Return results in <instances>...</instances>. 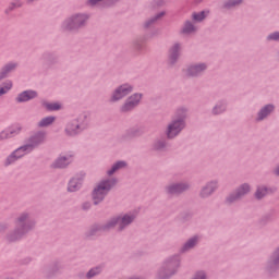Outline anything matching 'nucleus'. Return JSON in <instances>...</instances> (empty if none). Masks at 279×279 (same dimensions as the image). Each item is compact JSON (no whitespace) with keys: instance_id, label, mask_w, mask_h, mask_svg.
<instances>
[{"instance_id":"nucleus-1","label":"nucleus","mask_w":279,"mask_h":279,"mask_svg":"<svg viewBox=\"0 0 279 279\" xmlns=\"http://www.w3.org/2000/svg\"><path fill=\"white\" fill-rule=\"evenodd\" d=\"M132 221H134V216L130 215H124L122 218H113L105 226H94L89 231V236H95V234H101V232H107V230L114 228V226H119V230H123L126 226H130Z\"/></svg>"},{"instance_id":"nucleus-2","label":"nucleus","mask_w":279,"mask_h":279,"mask_svg":"<svg viewBox=\"0 0 279 279\" xmlns=\"http://www.w3.org/2000/svg\"><path fill=\"white\" fill-rule=\"evenodd\" d=\"M35 222L29 218V214L24 213L22 214L16 221V229L15 231L8 236V241L14 242L19 241L23 234H26V232H29L32 228H34Z\"/></svg>"},{"instance_id":"nucleus-3","label":"nucleus","mask_w":279,"mask_h":279,"mask_svg":"<svg viewBox=\"0 0 279 279\" xmlns=\"http://www.w3.org/2000/svg\"><path fill=\"white\" fill-rule=\"evenodd\" d=\"M116 185L117 179H108L101 181L93 191V202L95 206H97V204H100V202H104L106 195H108V193H110L112 187Z\"/></svg>"},{"instance_id":"nucleus-4","label":"nucleus","mask_w":279,"mask_h":279,"mask_svg":"<svg viewBox=\"0 0 279 279\" xmlns=\"http://www.w3.org/2000/svg\"><path fill=\"white\" fill-rule=\"evenodd\" d=\"M177 116L179 118L168 125V138H175V136H178L182 130H184V118L186 117V110L179 109L177 111Z\"/></svg>"},{"instance_id":"nucleus-5","label":"nucleus","mask_w":279,"mask_h":279,"mask_svg":"<svg viewBox=\"0 0 279 279\" xmlns=\"http://www.w3.org/2000/svg\"><path fill=\"white\" fill-rule=\"evenodd\" d=\"M178 267H180V259L178 257L166 262L158 272V279H169L178 271Z\"/></svg>"},{"instance_id":"nucleus-6","label":"nucleus","mask_w":279,"mask_h":279,"mask_svg":"<svg viewBox=\"0 0 279 279\" xmlns=\"http://www.w3.org/2000/svg\"><path fill=\"white\" fill-rule=\"evenodd\" d=\"M86 21H88V15L76 14L63 23V28H65L68 32H73V29H80V27L85 25Z\"/></svg>"},{"instance_id":"nucleus-7","label":"nucleus","mask_w":279,"mask_h":279,"mask_svg":"<svg viewBox=\"0 0 279 279\" xmlns=\"http://www.w3.org/2000/svg\"><path fill=\"white\" fill-rule=\"evenodd\" d=\"M32 146L25 144L24 146L19 147L15 151H13L7 159L5 165H12V162H16L19 158H23L26 154H31Z\"/></svg>"},{"instance_id":"nucleus-8","label":"nucleus","mask_w":279,"mask_h":279,"mask_svg":"<svg viewBox=\"0 0 279 279\" xmlns=\"http://www.w3.org/2000/svg\"><path fill=\"white\" fill-rule=\"evenodd\" d=\"M248 192L250 184H242L234 193L227 197V204H234V202H239V199H241V197H244V195H247Z\"/></svg>"},{"instance_id":"nucleus-9","label":"nucleus","mask_w":279,"mask_h":279,"mask_svg":"<svg viewBox=\"0 0 279 279\" xmlns=\"http://www.w3.org/2000/svg\"><path fill=\"white\" fill-rule=\"evenodd\" d=\"M46 141V133L45 132H37L33 136L28 138V143L26 144L28 147H32V151L38 147V145H43Z\"/></svg>"},{"instance_id":"nucleus-10","label":"nucleus","mask_w":279,"mask_h":279,"mask_svg":"<svg viewBox=\"0 0 279 279\" xmlns=\"http://www.w3.org/2000/svg\"><path fill=\"white\" fill-rule=\"evenodd\" d=\"M141 97H142L141 94H134L133 96L128 98V100L121 108V112H130V110H134V107L138 106L141 101Z\"/></svg>"},{"instance_id":"nucleus-11","label":"nucleus","mask_w":279,"mask_h":279,"mask_svg":"<svg viewBox=\"0 0 279 279\" xmlns=\"http://www.w3.org/2000/svg\"><path fill=\"white\" fill-rule=\"evenodd\" d=\"M132 92V86L129 84H124L120 86L116 92L113 93L111 97V101H119V99H123V97H126V95H130Z\"/></svg>"},{"instance_id":"nucleus-12","label":"nucleus","mask_w":279,"mask_h":279,"mask_svg":"<svg viewBox=\"0 0 279 279\" xmlns=\"http://www.w3.org/2000/svg\"><path fill=\"white\" fill-rule=\"evenodd\" d=\"M189 183H177L169 185L167 191L169 195H180V193H184V191H189Z\"/></svg>"},{"instance_id":"nucleus-13","label":"nucleus","mask_w":279,"mask_h":279,"mask_svg":"<svg viewBox=\"0 0 279 279\" xmlns=\"http://www.w3.org/2000/svg\"><path fill=\"white\" fill-rule=\"evenodd\" d=\"M206 69H207L206 63L191 65L186 70V75H187V77H197V75H201V73H204V71H206Z\"/></svg>"},{"instance_id":"nucleus-14","label":"nucleus","mask_w":279,"mask_h":279,"mask_svg":"<svg viewBox=\"0 0 279 279\" xmlns=\"http://www.w3.org/2000/svg\"><path fill=\"white\" fill-rule=\"evenodd\" d=\"M180 49L182 46L180 44H174L169 50V60L170 64H175L178 62V58H180Z\"/></svg>"},{"instance_id":"nucleus-15","label":"nucleus","mask_w":279,"mask_h":279,"mask_svg":"<svg viewBox=\"0 0 279 279\" xmlns=\"http://www.w3.org/2000/svg\"><path fill=\"white\" fill-rule=\"evenodd\" d=\"M271 193H276V187H267V186H258L255 192L256 199H263L266 195H269Z\"/></svg>"},{"instance_id":"nucleus-16","label":"nucleus","mask_w":279,"mask_h":279,"mask_svg":"<svg viewBox=\"0 0 279 279\" xmlns=\"http://www.w3.org/2000/svg\"><path fill=\"white\" fill-rule=\"evenodd\" d=\"M37 96L38 94L34 90H25L17 96L16 101L20 104L23 101H29V99H36Z\"/></svg>"},{"instance_id":"nucleus-17","label":"nucleus","mask_w":279,"mask_h":279,"mask_svg":"<svg viewBox=\"0 0 279 279\" xmlns=\"http://www.w3.org/2000/svg\"><path fill=\"white\" fill-rule=\"evenodd\" d=\"M65 134L68 136H75L76 134H80V123H77V120H74L66 125Z\"/></svg>"},{"instance_id":"nucleus-18","label":"nucleus","mask_w":279,"mask_h":279,"mask_svg":"<svg viewBox=\"0 0 279 279\" xmlns=\"http://www.w3.org/2000/svg\"><path fill=\"white\" fill-rule=\"evenodd\" d=\"M71 163V157H59L53 163L52 168L53 169H64V167H69Z\"/></svg>"},{"instance_id":"nucleus-19","label":"nucleus","mask_w":279,"mask_h":279,"mask_svg":"<svg viewBox=\"0 0 279 279\" xmlns=\"http://www.w3.org/2000/svg\"><path fill=\"white\" fill-rule=\"evenodd\" d=\"M217 189V182H210L201 191V197H209Z\"/></svg>"},{"instance_id":"nucleus-20","label":"nucleus","mask_w":279,"mask_h":279,"mask_svg":"<svg viewBox=\"0 0 279 279\" xmlns=\"http://www.w3.org/2000/svg\"><path fill=\"white\" fill-rule=\"evenodd\" d=\"M21 130H22L21 125H16L15 129H12L10 131H2L0 133V141H5V138H10L14 136V134H19Z\"/></svg>"},{"instance_id":"nucleus-21","label":"nucleus","mask_w":279,"mask_h":279,"mask_svg":"<svg viewBox=\"0 0 279 279\" xmlns=\"http://www.w3.org/2000/svg\"><path fill=\"white\" fill-rule=\"evenodd\" d=\"M274 112V105H266L259 112L257 121H263L266 117H269Z\"/></svg>"},{"instance_id":"nucleus-22","label":"nucleus","mask_w":279,"mask_h":279,"mask_svg":"<svg viewBox=\"0 0 279 279\" xmlns=\"http://www.w3.org/2000/svg\"><path fill=\"white\" fill-rule=\"evenodd\" d=\"M14 69H16V63H9L4 65L0 71V82L1 80H5V77H8V73H11Z\"/></svg>"},{"instance_id":"nucleus-23","label":"nucleus","mask_w":279,"mask_h":279,"mask_svg":"<svg viewBox=\"0 0 279 279\" xmlns=\"http://www.w3.org/2000/svg\"><path fill=\"white\" fill-rule=\"evenodd\" d=\"M197 241H199V236L191 238L182 247V252H189V250H193L197 245Z\"/></svg>"},{"instance_id":"nucleus-24","label":"nucleus","mask_w":279,"mask_h":279,"mask_svg":"<svg viewBox=\"0 0 279 279\" xmlns=\"http://www.w3.org/2000/svg\"><path fill=\"white\" fill-rule=\"evenodd\" d=\"M82 186V179H72L69 183L68 191L75 193Z\"/></svg>"},{"instance_id":"nucleus-25","label":"nucleus","mask_w":279,"mask_h":279,"mask_svg":"<svg viewBox=\"0 0 279 279\" xmlns=\"http://www.w3.org/2000/svg\"><path fill=\"white\" fill-rule=\"evenodd\" d=\"M53 121H56V117H46L40 120V122L38 123V128H48V125H51Z\"/></svg>"},{"instance_id":"nucleus-26","label":"nucleus","mask_w":279,"mask_h":279,"mask_svg":"<svg viewBox=\"0 0 279 279\" xmlns=\"http://www.w3.org/2000/svg\"><path fill=\"white\" fill-rule=\"evenodd\" d=\"M123 167H125V162L118 161L117 163H114L112 166V168L107 173H108V175H113V173H117V171H119V169H123Z\"/></svg>"},{"instance_id":"nucleus-27","label":"nucleus","mask_w":279,"mask_h":279,"mask_svg":"<svg viewBox=\"0 0 279 279\" xmlns=\"http://www.w3.org/2000/svg\"><path fill=\"white\" fill-rule=\"evenodd\" d=\"M162 16H165V12H160L157 15H155L153 19L148 20L145 24L144 27H149L151 25H154V23H156V21H158L159 19H162Z\"/></svg>"},{"instance_id":"nucleus-28","label":"nucleus","mask_w":279,"mask_h":279,"mask_svg":"<svg viewBox=\"0 0 279 279\" xmlns=\"http://www.w3.org/2000/svg\"><path fill=\"white\" fill-rule=\"evenodd\" d=\"M12 88V82L7 81L2 84V86L0 87V97L2 95H5L8 93V90H10Z\"/></svg>"},{"instance_id":"nucleus-29","label":"nucleus","mask_w":279,"mask_h":279,"mask_svg":"<svg viewBox=\"0 0 279 279\" xmlns=\"http://www.w3.org/2000/svg\"><path fill=\"white\" fill-rule=\"evenodd\" d=\"M193 32H195V26L193 25V23L191 22H186L184 24V27L182 29L183 34H193Z\"/></svg>"},{"instance_id":"nucleus-30","label":"nucleus","mask_w":279,"mask_h":279,"mask_svg":"<svg viewBox=\"0 0 279 279\" xmlns=\"http://www.w3.org/2000/svg\"><path fill=\"white\" fill-rule=\"evenodd\" d=\"M21 5H23V4L21 3V1L15 0V1L12 2V3L9 5V8L5 10V13H7V14H10V12H12V10H15V8H21Z\"/></svg>"},{"instance_id":"nucleus-31","label":"nucleus","mask_w":279,"mask_h":279,"mask_svg":"<svg viewBox=\"0 0 279 279\" xmlns=\"http://www.w3.org/2000/svg\"><path fill=\"white\" fill-rule=\"evenodd\" d=\"M243 0H229L225 3V8H235V5H241Z\"/></svg>"},{"instance_id":"nucleus-32","label":"nucleus","mask_w":279,"mask_h":279,"mask_svg":"<svg viewBox=\"0 0 279 279\" xmlns=\"http://www.w3.org/2000/svg\"><path fill=\"white\" fill-rule=\"evenodd\" d=\"M204 19H206V11H202L199 13H194L193 14V20L194 21L202 22V21H204Z\"/></svg>"},{"instance_id":"nucleus-33","label":"nucleus","mask_w":279,"mask_h":279,"mask_svg":"<svg viewBox=\"0 0 279 279\" xmlns=\"http://www.w3.org/2000/svg\"><path fill=\"white\" fill-rule=\"evenodd\" d=\"M101 271L100 267L97 268H92L88 272H87V278H95V276H97V274H99Z\"/></svg>"},{"instance_id":"nucleus-34","label":"nucleus","mask_w":279,"mask_h":279,"mask_svg":"<svg viewBox=\"0 0 279 279\" xmlns=\"http://www.w3.org/2000/svg\"><path fill=\"white\" fill-rule=\"evenodd\" d=\"M226 110V106L225 105H218L213 109V113L214 114H221V112H223Z\"/></svg>"},{"instance_id":"nucleus-35","label":"nucleus","mask_w":279,"mask_h":279,"mask_svg":"<svg viewBox=\"0 0 279 279\" xmlns=\"http://www.w3.org/2000/svg\"><path fill=\"white\" fill-rule=\"evenodd\" d=\"M46 108L47 110H60V105L58 102L46 104Z\"/></svg>"},{"instance_id":"nucleus-36","label":"nucleus","mask_w":279,"mask_h":279,"mask_svg":"<svg viewBox=\"0 0 279 279\" xmlns=\"http://www.w3.org/2000/svg\"><path fill=\"white\" fill-rule=\"evenodd\" d=\"M167 147V143L165 141H159L155 144L156 149H165Z\"/></svg>"},{"instance_id":"nucleus-37","label":"nucleus","mask_w":279,"mask_h":279,"mask_svg":"<svg viewBox=\"0 0 279 279\" xmlns=\"http://www.w3.org/2000/svg\"><path fill=\"white\" fill-rule=\"evenodd\" d=\"M268 40H279V32H275L268 36Z\"/></svg>"},{"instance_id":"nucleus-38","label":"nucleus","mask_w":279,"mask_h":279,"mask_svg":"<svg viewBox=\"0 0 279 279\" xmlns=\"http://www.w3.org/2000/svg\"><path fill=\"white\" fill-rule=\"evenodd\" d=\"M98 1H101V0H88V4L89 5H97ZM109 1H111V3H114V1H117V0H109Z\"/></svg>"},{"instance_id":"nucleus-39","label":"nucleus","mask_w":279,"mask_h":279,"mask_svg":"<svg viewBox=\"0 0 279 279\" xmlns=\"http://www.w3.org/2000/svg\"><path fill=\"white\" fill-rule=\"evenodd\" d=\"M155 3H156V8H160V7L165 5V0H157V1H155Z\"/></svg>"},{"instance_id":"nucleus-40","label":"nucleus","mask_w":279,"mask_h":279,"mask_svg":"<svg viewBox=\"0 0 279 279\" xmlns=\"http://www.w3.org/2000/svg\"><path fill=\"white\" fill-rule=\"evenodd\" d=\"M88 208H90V203H84L83 210H88Z\"/></svg>"},{"instance_id":"nucleus-41","label":"nucleus","mask_w":279,"mask_h":279,"mask_svg":"<svg viewBox=\"0 0 279 279\" xmlns=\"http://www.w3.org/2000/svg\"><path fill=\"white\" fill-rule=\"evenodd\" d=\"M195 3H202L204 0H194Z\"/></svg>"},{"instance_id":"nucleus-42","label":"nucleus","mask_w":279,"mask_h":279,"mask_svg":"<svg viewBox=\"0 0 279 279\" xmlns=\"http://www.w3.org/2000/svg\"><path fill=\"white\" fill-rule=\"evenodd\" d=\"M131 136H136V133H132Z\"/></svg>"}]
</instances>
